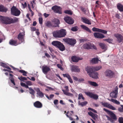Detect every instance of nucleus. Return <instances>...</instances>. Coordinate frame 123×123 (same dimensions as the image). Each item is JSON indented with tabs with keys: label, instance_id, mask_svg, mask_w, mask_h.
I'll list each match as a JSON object with an SVG mask.
<instances>
[{
	"label": "nucleus",
	"instance_id": "nucleus-1",
	"mask_svg": "<svg viewBox=\"0 0 123 123\" xmlns=\"http://www.w3.org/2000/svg\"><path fill=\"white\" fill-rule=\"evenodd\" d=\"M0 20L4 24L10 25L16 23L18 21V19L16 17L13 18L10 17L0 16Z\"/></svg>",
	"mask_w": 123,
	"mask_h": 123
},
{
	"label": "nucleus",
	"instance_id": "nucleus-2",
	"mask_svg": "<svg viewBox=\"0 0 123 123\" xmlns=\"http://www.w3.org/2000/svg\"><path fill=\"white\" fill-rule=\"evenodd\" d=\"M53 34L54 37L61 38L64 37L66 35L67 31L65 29H62L58 31H54Z\"/></svg>",
	"mask_w": 123,
	"mask_h": 123
},
{
	"label": "nucleus",
	"instance_id": "nucleus-3",
	"mask_svg": "<svg viewBox=\"0 0 123 123\" xmlns=\"http://www.w3.org/2000/svg\"><path fill=\"white\" fill-rule=\"evenodd\" d=\"M51 43L53 45L61 51H63L65 50V48L64 45L59 41H54L52 42Z\"/></svg>",
	"mask_w": 123,
	"mask_h": 123
},
{
	"label": "nucleus",
	"instance_id": "nucleus-4",
	"mask_svg": "<svg viewBox=\"0 0 123 123\" xmlns=\"http://www.w3.org/2000/svg\"><path fill=\"white\" fill-rule=\"evenodd\" d=\"M83 48L85 49H94L97 50V49L94 45L89 42H88L84 44L83 45Z\"/></svg>",
	"mask_w": 123,
	"mask_h": 123
},
{
	"label": "nucleus",
	"instance_id": "nucleus-5",
	"mask_svg": "<svg viewBox=\"0 0 123 123\" xmlns=\"http://www.w3.org/2000/svg\"><path fill=\"white\" fill-rule=\"evenodd\" d=\"M11 14L15 16H19L21 13L20 11L14 6L11 8Z\"/></svg>",
	"mask_w": 123,
	"mask_h": 123
},
{
	"label": "nucleus",
	"instance_id": "nucleus-6",
	"mask_svg": "<svg viewBox=\"0 0 123 123\" xmlns=\"http://www.w3.org/2000/svg\"><path fill=\"white\" fill-rule=\"evenodd\" d=\"M63 40L66 43L72 46H74L76 42L75 39L73 38H66L63 39Z\"/></svg>",
	"mask_w": 123,
	"mask_h": 123
},
{
	"label": "nucleus",
	"instance_id": "nucleus-7",
	"mask_svg": "<svg viewBox=\"0 0 123 123\" xmlns=\"http://www.w3.org/2000/svg\"><path fill=\"white\" fill-rule=\"evenodd\" d=\"M87 71L88 73L89 76L91 77L92 78L97 79L98 78V73L96 72H94L91 71L90 70H88V71L86 69H85Z\"/></svg>",
	"mask_w": 123,
	"mask_h": 123
},
{
	"label": "nucleus",
	"instance_id": "nucleus-8",
	"mask_svg": "<svg viewBox=\"0 0 123 123\" xmlns=\"http://www.w3.org/2000/svg\"><path fill=\"white\" fill-rule=\"evenodd\" d=\"M101 68V66H100L96 67H87L85 69H86L88 71H89L88 70H90L91 71L95 72L99 70Z\"/></svg>",
	"mask_w": 123,
	"mask_h": 123
},
{
	"label": "nucleus",
	"instance_id": "nucleus-9",
	"mask_svg": "<svg viewBox=\"0 0 123 123\" xmlns=\"http://www.w3.org/2000/svg\"><path fill=\"white\" fill-rule=\"evenodd\" d=\"M86 94L90 98H93L95 100H97L98 98V96L97 94H94L90 92L86 93Z\"/></svg>",
	"mask_w": 123,
	"mask_h": 123
},
{
	"label": "nucleus",
	"instance_id": "nucleus-10",
	"mask_svg": "<svg viewBox=\"0 0 123 123\" xmlns=\"http://www.w3.org/2000/svg\"><path fill=\"white\" fill-rule=\"evenodd\" d=\"M103 110L105 112H107L108 114L110 115V117L114 120L117 119V117L115 115L113 112L110 111L109 110H108L105 108H104L103 109Z\"/></svg>",
	"mask_w": 123,
	"mask_h": 123
},
{
	"label": "nucleus",
	"instance_id": "nucleus-11",
	"mask_svg": "<svg viewBox=\"0 0 123 123\" xmlns=\"http://www.w3.org/2000/svg\"><path fill=\"white\" fill-rule=\"evenodd\" d=\"M117 91L118 88L117 86L115 88L114 90L110 93V95L111 97L114 98H116L117 96Z\"/></svg>",
	"mask_w": 123,
	"mask_h": 123
},
{
	"label": "nucleus",
	"instance_id": "nucleus-12",
	"mask_svg": "<svg viewBox=\"0 0 123 123\" xmlns=\"http://www.w3.org/2000/svg\"><path fill=\"white\" fill-rule=\"evenodd\" d=\"M52 21L54 27H59V25L60 24V22L59 19L56 18H54L52 20Z\"/></svg>",
	"mask_w": 123,
	"mask_h": 123
},
{
	"label": "nucleus",
	"instance_id": "nucleus-13",
	"mask_svg": "<svg viewBox=\"0 0 123 123\" xmlns=\"http://www.w3.org/2000/svg\"><path fill=\"white\" fill-rule=\"evenodd\" d=\"M64 20L66 23L70 25L73 24L74 22L73 20L69 16L65 17Z\"/></svg>",
	"mask_w": 123,
	"mask_h": 123
},
{
	"label": "nucleus",
	"instance_id": "nucleus-14",
	"mask_svg": "<svg viewBox=\"0 0 123 123\" xmlns=\"http://www.w3.org/2000/svg\"><path fill=\"white\" fill-rule=\"evenodd\" d=\"M114 36L117 38V41L120 43L121 42H123V36L121 34H114Z\"/></svg>",
	"mask_w": 123,
	"mask_h": 123
},
{
	"label": "nucleus",
	"instance_id": "nucleus-15",
	"mask_svg": "<svg viewBox=\"0 0 123 123\" xmlns=\"http://www.w3.org/2000/svg\"><path fill=\"white\" fill-rule=\"evenodd\" d=\"M52 9L54 10L55 13H58L60 14H62V12L60 9V7L57 6H55L52 7Z\"/></svg>",
	"mask_w": 123,
	"mask_h": 123
},
{
	"label": "nucleus",
	"instance_id": "nucleus-16",
	"mask_svg": "<svg viewBox=\"0 0 123 123\" xmlns=\"http://www.w3.org/2000/svg\"><path fill=\"white\" fill-rule=\"evenodd\" d=\"M105 76L111 78H112L114 75V73L110 70H107L105 73Z\"/></svg>",
	"mask_w": 123,
	"mask_h": 123
},
{
	"label": "nucleus",
	"instance_id": "nucleus-17",
	"mask_svg": "<svg viewBox=\"0 0 123 123\" xmlns=\"http://www.w3.org/2000/svg\"><path fill=\"white\" fill-rule=\"evenodd\" d=\"M94 37L102 39L105 37L104 35L101 33L98 32H95L93 34Z\"/></svg>",
	"mask_w": 123,
	"mask_h": 123
},
{
	"label": "nucleus",
	"instance_id": "nucleus-18",
	"mask_svg": "<svg viewBox=\"0 0 123 123\" xmlns=\"http://www.w3.org/2000/svg\"><path fill=\"white\" fill-rule=\"evenodd\" d=\"M25 35V32H20L19 33L18 36L17 38L18 40L21 42L24 40V37Z\"/></svg>",
	"mask_w": 123,
	"mask_h": 123
},
{
	"label": "nucleus",
	"instance_id": "nucleus-19",
	"mask_svg": "<svg viewBox=\"0 0 123 123\" xmlns=\"http://www.w3.org/2000/svg\"><path fill=\"white\" fill-rule=\"evenodd\" d=\"M71 70L72 72L79 73L80 71V69L78 67L75 65H72L71 67Z\"/></svg>",
	"mask_w": 123,
	"mask_h": 123
},
{
	"label": "nucleus",
	"instance_id": "nucleus-20",
	"mask_svg": "<svg viewBox=\"0 0 123 123\" xmlns=\"http://www.w3.org/2000/svg\"><path fill=\"white\" fill-rule=\"evenodd\" d=\"M34 106L36 108H40L43 107L42 104L39 101H37L33 103Z\"/></svg>",
	"mask_w": 123,
	"mask_h": 123
},
{
	"label": "nucleus",
	"instance_id": "nucleus-21",
	"mask_svg": "<svg viewBox=\"0 0 123 123\" xmlns=\"http://www.w3.org/2000/svg\"><path fill=\"white\" fill-rule=\"evenodd\" d=\"M42 69L43 72L45 74H47L48 71L50 70V68L46 66H43Z\"/></svg>",
	"mask_w": 123,
	"mask_h": 123
},
{
	"label": "nucleus",
	"instance_id": "nucleus-22",
	"mask_svg": "<svg viewBox=\"0 0 123 123\" xmlns=\"http://www.w3.org/2000/svg\"><path fill=\"white\" fill-rule=\"evenodd\" d=\"M9 44L11 45L14 46H17L18 44L17 41L13 39L10 40Z\"/></svg>",
	"mask_w": 123,
	"mask_h": 123
},
{
	"label": "nucleus",
	"instance_id": "nucleus-23",
	"mask_svg": "<svg viewBox=\"0 0 123 123\" xmlns=\"http://www.w3.org/2000/svg\"><path fill=\"white\" fill-rule=\"evenodd\" d=\"M45 25L46 26L49 28H53V24L52 23H51L50 21H48L46 22L45 23Z\"/></svg>",
	"mask_w": 123,
	"mask_h": 123
},
{
	"label": "nucleus",
	"instance_id": "nucleus-24",
	"mask_svg": "<svg viewBox=\"0 0 123 123\" xmlns=\"http://www.w3.org/2000/svg\"><path fill=\"white\" fill-rule=\"evenodd\" d=\"M117 9L120 12L123 11V6L120 3H118L117 4Z\"/></svg>",
	"mask_w": 123,
	"mask_h": 123
},
{
	"label": "nucleus",
	"instance_id": "nucleus-25",
	"mask_svg": "<svg viewBox=\"0 0 123 123\" xmlns=\"http://www.w3.org/2000/svg\"><path fill=\"white\" fill-rule=\"evenodd\" d=\"M71 59L72 61L74 62H78L80 60L82 59H80L79 57H77L75 56L72 57Z\"/></svg>",
	"mask_w": 123,
	"mask_h": 123
},
{
	"label": "nucleus",
	"instance_id": "nucleus-26",
	"mask_svg": "<svg viewBox=\"0 0 123 123\" xmlns=\"http://www.w3.org/2000/svg\"><path fill=\"white\" fill-rule=\"evenodd\" d=\"M99 45L102 49H104L105 50L107 49V46L105 43H99Z\"/></svg>",
	"mask_w": 123,
	"mask_h": 123
},
{
	"label": "nucleus",
	"instance_id": "nucleus-27",
	"mask_svg": "<svg viewBox=\"0 0 123 123\" xmlns=\"http://www.w3.org/2000/svg\"><path fill=\"white\" fill-rule=\"evenodd\" d=\"M80 26L82 28L88 32L91 33L92 31L89 29L87 27L84 25H80Z\"/></svg>",
	"mask_w": 123,
	"mask_h": 123
},
{
	"label": "nucleus",
	"instance_id": "nucleus-28",
	"mask_svg": "<svg viewBox=\"0 0 123 123\" xmlns=\"http://www.w3.org/2000/svg\"><path fill=\"white\" fill-rule=\"evenodd\" d=\"M83 22L87 24L90 25L92 24V22L86 18H82Z\"/></svg>",
	"mask_w": 123,
	"mask_h": 123
},
{
	"label": "nucleus",
	"instance_id": "nucleus-29",
	"mask_svg": "<svg viewBox=\"0 0 123 123\" xmlns=\"http://www.w3.org/2000/svg\"><path fill=\"white\" fill-rule=\"evenodd\" d=\"M99 61V60L98 58H94L92 59L91 61V62L94 64L98 63Z\"/></svg>",
	"mask_w": 123,
	"mask_h": 123
},
{
	"label": "nucleus",
	"instance_id": "nucleus-30",
	"mask_svg": "<svg viewBox=\"0 0 123 123\" xmlns=\"http://www.w3.org/2000/svg\"><path fill=\"white\" fill-rule=\"evenodd\" d=\"M37 94L41 98H43L44 96L42 92L39 89H38L37 90Z\"/></svg>",
	"mask_w": 123,
	"mask_h": 123
},
{
	"label": "nucleus",
	"instance_id": "nucleus-31",
	"mask_svg": "<svg viewBox=\"0 0 123 123\" xmlns=\"http://www.w3.org/2000/svg\"><path fill=\"white\" fill-rule=\"evenodd\" d=\"M7 10V9L5 7L3 6L0 5V12H6Z\"/></svg>",
	"mask_w": 123,
	"mask_h": 123
},
{
	"label": "nucleus",
	"instance_id": "nucleus-32",
	"mask_svg": "<svg viewBox=\"0 0 123 123\" xmlns=\"http://www.w3.org/2000/svg\"><path fill=\"white\" fill-rule=\"evenodd\" d=\"M88 83L92 86L96 87L98 86V85L96 82L91 81H88Z\"/></svg>",
	"mask_w": 123,
	"mask_h": 123
},
{
	"label": "nucleus",
	"instance_id": "nucleus-33",
	"mask_svg": "<svg viewBox=\"0 0 123 123\" xmlns=\"http://www.w3.org/2000/svg\"><path fill=\"white\" fill-rule=\"evenodd\" d=\"M87 102L86 101L82 102H80V101H78V105H81L82 106H83L86 105L87 104Z\"/></svg>",
	"mask_w": 123,
	"mask_h": 123
},
{
	"label": "nucleus",
	"instance_id": "nucleus-34",
	"mask_svg": "<svg viewBox=\"0 0 123 123\" xmlns=\"http://www.w3.org/2000/svg\"><path fill=\"white\" fill-rule=\"evenodd\" d=\"M0 65L1 66L5 68L10 70L11 69L7 64L4 63L2 62L1 63Z\"/></svg>",
	"mask_w": 123,
	"mask_h": 123
},
{
	"label": "nucleus",
	"instance_id": "nucleus-35",
	"mask_svg": "<svg viewBox=\"0 0 123 123\" xmlns=\"http://www.w3.org/2000/svg\"><path fill=\"white\" fill-rule=\"evenodd\" d=\"M79 29V28L77 26H75L72 27L71 28V30L73 31H77Z\"/></svg>",
	"mask_w": 123,
	"mask_h": 123
},
{
	"label": "nucleus",
	"instance_id": "nucleus-36",
	"mask_svg": "<svg viewBox=\"0 0 123 123\" xmlns=\"http://www.w3.org/2000/svg\"><path fill=\"white\" fill-rule=\"evenodd\" d=\"M18 71L20 73H23V75L25 76H27L26 74H27V72L23 70H18Z\"/></svg>",
	"mask_w": 123,
	"mask_h": 123
},
{
	"label": "nucleus",
	"instance_id": "nucleus-37",
	"mask_svg": "<svg viewBox=\"0 0 123 123\" xmlns=\"http://www.w3.org/2000/svg\"><path fill=\"white\" fill-rule=\"evenodd\" d=\"M64 12L66 14L71 15L73 14L72 11L71 10H66L64 11Z\"/></svg>",
	"mask_w": 123,
	"mask_h": 123
},
{
	"label": "nucleus",
	"instance_id": "nucleus-38",
	"mask_svg": "<svg viewBox=\"0 0 123 123\" xmlns=\"http://www.w3.org/2000/svg\"><path fill=\"white\" fill-rule=\"evenodd\" d=\"M18 79L19 80H20L24 81L25 80H27V78L25 77H23L22 76H21L20 77H18Z\"/></svg>",
	"mask_w": 123,
	"mask_h": 123
},
{
	"label": "nucleus",
	"instance_id": "nucleus-39",
	"mask_svg": "<svg viewBox=\"0 0 123 123\" xmlns=\"http://www.w3.org/2000/svg\"><path fill=\"white\" fill-rule=\"evenodd\" d=\"M29 89L30 91V92H29L30 93L34 95V94L35 93V92L34 91L31 87H30L29 88Z\"/></svg>",
	"mask_w": 123,
	"mask_h": 123
},
{
	"label": "nucleus",
	"instance_id": "nucleus-40",
	"mask_svg": "<svg viewBox=\"0 0 123 123\" xmlns=\"http://www.w3.org/2000/svg\"><path fill=\"white\" fill-rule=\"evenodd\" d=\"M102 104L103 105L105 106V107H106L108 108L109 107V105L110 104H109L108 103H106V102H104L103 103L102 102Z\"/></svg>",
	"mask_w": 123,
	"mask_h": 123
},
{
	"label": "nucleus",
	"instance_id": "nucleus-41",
	"mask_svg": "<svg viewBox=\"0 0 123 123\" xmlns=\"http://www.w3.org/2000/svg\"><path fill=\"white\" fill-rule=\"evenodd\" d=\"M88 114L90 116L92 117L94 119H95V115L94 114H93L92 112L90 111L88 112Z\"/></svg>",
	"mask_w": 123,
	"mask_h": 123
},
{
	"label": "nucleus",
	"instance_id": "nucleus-42",
	"mask_svg": "<svg viewBox=\"0 0 123 123\" xmlns=\"http://www.w3.org/2000/svg\"><path fill=\"white\" fill-rule=\"evenodd\" d=\"M92 30L94 32H99L100 29L95 27H94L92 28Z\"/></svg>",
	"mask_w": 123,
	"mask_h": 123
},
{
	"label": "nucleus",
	"instance_id": "nucleus-43",
	"mask_svg": "<svg viewBox=\"0 0 123 123\" xmlns=\"http://www.w3.org/2000/svg\"><path fill=\"white\" fill-rule=\"evenodd\" d=\"M81 98L83 100H84L85 99V98L83 97L82 94L81 93L79 94L78 99L79 100H80L81 99Z\"/></svg>",
	"mask_w": 123,
	"mask_h": 123
},
{
	"label": "nucleus",
	"instance_id": "nucleus-44",
	"mask_svg": "<svg viewBox=\"0 0 123 123\" xmlns=\"http://www.w3.org/2000/svg\"><path fill=\"white\" fill-rule=\"evenodd\" d=\"M106 117L107 118L108 120L110 121L112 123H113L114 122V119H112V118L108 116H106Z\"/></svg>",
	"mask_w": 123,
	"mask_h": 123
},
{
	"label": "nucleus",
	"instance_id": "nucleus-45",
	"mask_svg": "<svg viewBox=\"0 0 123 123\" xmlns=\"http://www.w3.org/2000/svg\"><path fill=\"white\" fill-rule=\"evenodd\" d=\"M9 79L10 80L11 82L14 85H15L14 79L12 77H10Z\"/></svg>",
	"mask_w": 123,
	"mask_h": 123
},
{
	"label": "nucleus",
	"instance_id": "nucleus-46",
	"mask_svg": "<svg viewBox=\"0 0 123 123\" xmlns=\"http://www.w3.org/2000/svg\"><path fill=\"white\" fill-rule=\"evenodd\" d=\"M118 120L119 123H123V117H119Z\"/></svg>",
	"mask_w": 123,
	"mask_h": 123
},
{
	"label": "nucleus",
	"instance_id": "nucleus-47",
	"mask_svg": "<svg viewBox=\"0 0 123 123\" xmlns=\"http://www.w3.org/2000/svg\"><path fill=\"white\" fill-rule=\"evenodd\" d=\"M109 106L108 108L113 110H116V108L111 105L110 104L109 105Z\"/></svg>",
	"mask_w": 123,
	"mask_h": 123
},
{
	"label": "nucleus",
	"instance_id": "nucleus-48",
	"mask_svg": "<svg viewBox=\"0 0 123 123\" xmlns=\"http://www.w3.org/2000/svg\"><path fill=\"white\" fill-rule=\"evenodd\" d=\"M57 66L62 71H63L64 70L63 68L62 67V65L59 64H57Z\"/></svg>",
	"mask_w": 123,
	"mask_h": 123
},
{
	"label": "nucleus",
	"instance_id": "nucleus-49",
	"mask_svg": "<svg viewBox=\"0 0 123 123\" xmlns=\"http://www.w3.org/2000/svg\"><path fill=\"white\" fill-rule=\"evenodd\" d=\"M99 32L102 33L103 34H105L107 33V31L105 30L100 29Z\"/></svg>",
	"mask_w": 123,
	"mask_h": 123
},
{
	"label": "nucleus",
	"instance_id": "nucleus-50",
	"mask_svg": "<svg viewBox=\"0 0 123 123\" xmlns=\"http://www.w3.org/2000/svg\"><path fill=\"white\" fill-rule=\"evenodd\" d=\"M63 75L64 77H66L68 79L70 77V76L68 74H63Z\"/></svg>",
	"mask_w": 123,
	"mask_h": 123
},
{
	"label": "nucleus",
	"instance_id": "nucleus-51",
	"mask_svg": "<svg viewBox=\"0 0 123 123\" xmlns=\"http://www.w3.org/2000/svg\"><path fill=\"white\" fill-rule=\"evenodd\" d=\"M26 84L28 86H31L32 85V82L30 81H27L26 82Z\"/></svg>",
	"mask_w": 123,
	"mask_h": 123
},
{
	"label": "nucleus",
	"instance_id": "nucleus-52",
	"mask_svg": "<svg viewBox=\"0 0 123 123\" xmlns=\"http://www.w3.org/2000/svg\"><path fill=\"white\" fill-rule=\"evenodd\" d=\"M105 40L107 41V42L109 43H111L112 41V40H111L110 39H105Z\"/></svg>",
	"mask_w": 123,
	"mask_h": 123
},
{
	"label": "nucleus",
	"instance_id": "nucleus-53",
	"mask_svg": "<svg viewBox=\"0 0 123 123\" xmlns=\"http://www.w3.org/2000/svg\"><path fill=\"white\" fill-rule=\"evenodd\" d=\"M43 18H39V23L40 24H43Z\"/></svg>",
	"mask_w": 123,
	"mask_h": 123
},
{
	"label": "nucleus",
	"instance_id": "nucleus-54",
	"mask_svg": "<svg viewBox=\"0 0 123 123\" xmlns=\"http://www.w3.org/2000/svg\"><path fill=\"white\" fill-rule=\"evenodd\" d=\"M58 100L57 99H55L54 101V103L55 105H57L58 104Z\"/></svg>",
	"mask_w": 123,
	"mask_h": 123
},
{
	"label": "nucleus",
	"instance_id": "nucleus-55",
	"mask_svg": "<svg viewBox=\"0 0 123 123\" xmlns=\"http://www.w3.org/2000/svg\"><path fill=\"white\" fill-rule=\"evenodd\" d=\"M113 103H115L117 105H119L120 104L119 102L118 101L115 99H114Z\"/></svg>",
	"mask_w": 123,
	"mask_h": 123
},
{
	"label": "nucleus",
	"instance_id": "nucleus-56",
	"mask_svg": "<svg viewBox=\"0 0 123 123\" xmlns=\"http://www.w3.org/2000/svg\"><path fill=\"white\" fill-rule=\"evenodd\" d=\"M84 81V80L83 78H79L77 81L81 82Z\"/></svg>",
	"mask_w": 123,
	"mask_h": 123
},
{
	"label": "nucleus",
	"instance_id": "nucleus-57",
	"mask_svg": "<svg viewBox=\"0 0 123 123\" xmlns=\"http://www.w3.org/2000/svg\"><path fill=\"white\" fill-rule=\"evenodd\" d=\"M86 40V39H80V41L81 42H83Z\"/></svg>",
	"mask_w": 123,
	"mask_h": 123
},
{
	"label": "nucleus",
	"instance_id": "nucleus-58",
	"mask_svg": "<svg viewBox=\"0 0 123 123\" xmlns=\"http://www.w3.org/2000/svg\"><path fill=\"white\" fill-rule=\"evenodd\" d=\"M31 31H35L36 30V29L35 27H31Z\"/></svg>",
	"mask_w": 123,
	"mask_h": 123
},
{
	"label": "nucleus",
	"instance_id": "nucleus-59",
	"mask_svg": "<svg viewBox=\"0 0 123 123\" xmlns=\"http://www.w3.org/2000/svg\"><path fill=\"white\" fill-rule=\"evenodd\" d=\"M68 80L69 82L71 83H73V81L71 77H70L68 79Z\"/></svg>",
	"mask_w": 123,
	"mask_h": 123
},
{
	"label": "nucleus",
	"instance_id": "nucleus-60",
	"mask_svg": "<svg viewBox=\"0 0 123 123\" xmlns=\"http://www.w3.org/2000/svg\"><path fill=\"white\" fill-rule=\"evenodd\" d=\"M66 95L70 96H73V94L69 92H68Z\"/></svg>",
	"mask_w": 123,
	"mask_h": 123
},
{
	"label": "nucleus",
	"instance_id": "nucleus-61",
	"mask_svg": "<svg viewBox=\"0 0 123 123\" xmlns=\"http://www.w3.org/2000/svg\"><path fill=\"white\" fill-rule=\"evenodd\" d=\"M73 79L75 80L76 81H78V79L77 77H75V76H73Z\"/></svg>",
	"mask_w": 123,
	"mask_h": 123
},
{
	"label": "nucleus",
	"instance_id": "nucleus-62",
	"mask_svg": "<svg viewBox=\"0 0 123 123\" xmlns=\"http://www.w3.org/2000/svg\"><path fill=\"white\" fill-rule=\"evenodd\" d=\"M62 91L63 92L64 94L65 95H66V94L68 92H67L68 91H67L66 90H62Z\"/></svg>",
	"mask_w": 123,
	"mask_h": 123
},
{
	"label": "nucleus",
	"instance_id": "nucleus-63",
	"mask_svg": "<svg viewBox=\"0 0 123 123\" xmlns=\"http://www.w3.org/2000/svg\"><path fill=\"white\" fill-rule=\"evenodd\" d=\"M49 14H47L46 13H45L44 14V15L45 18L48 17L49 15Z\"/></svg>",
	"mask_w": 123,
	"mask_h": 123
},
{
	"label": "nucleus",
	"instance_id": "nucleus-64",
	"mask_svg": "<svg viewBox=\"0 0 123 123\" xmlns=\"http://www.w3.org/2000/svg\"><path fill=\"white\" fill-rule=\"evenodd\" d=\"M37 24V23L36 21H34L33 22L32 25L34 26H36Z\"/></svg>",
	"mask_w": 123,
	"mask_h": 123
}]
</instances>
